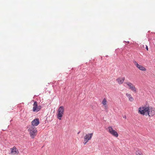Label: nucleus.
<instances>
[{"label":"nucleus","instance_id":"6e6552de","mask_svg":"<svg viewBox=\"0 0 155 155\" xmlns=\"http://www.w3.org/2000/svg\"><path fill=\"white\" fill-rule=\"evenodd\" d=\"M11 151L10 154L11 155H18L19 152L18 150L15 146H14L12 148L10 149Z\"/></svg>","mask_w":155,"mask_h":155},{"label":"nucleus","instance_id":"4468645a","mask_svg":"<svg viewBox=\"0 0 155 155\" xmlns=\"http://www.w3.org/2000/svg\"><path fill=\"white\" fill-rule=\"evenodd\" d=\"M107 101L106 99L104 98L102 102V104L104 106L105 109H107Z\"/></svg>","mask_w":155,"mask_h":155},{"label":"nucleus","instance_id":"f257e3e1","mask_svg":"<svg viewBox=\"0 0 155 155\" xmlns=\"http://www.w3.org/2000/svg\"><path fill=\"white\" fill-rule=\"evenodd\" d=\"M28 128V130L30 136L34 138L37 135V128L34 126H30Z\"/></svg>","mask_w":155,"mask_h":155},{"label":"nucleus","instance_id":"ddd939ff","mask_svg":"<svg viewBox=\"0 0 155 155\" xmlns=\"http://www.w3.org/2000/svg\"><path fill=\"white\" fill-rule=\"evenodd\" d=\"M126 96L128 98L129 100L131 102H133L134 100V98L132 97L131 95L129 93H126Z\"/></svg>","mask_w":155,"mask_h":155},{"label":"nucleus","instance_id":"f03ea898","mask_svg":"<svg viewBox=\"0 0 155 155\" xmlns=\"http://www.w3.org/2000/svg\"><path fill=\"white\" fill-rule=\"evenodd\" d=\"M148 106L146 105L140 107L138 109V113L143 115H147Z\"/></svg>","mask_w":155,"mask_h":155},{"label":"nucleus","instance_id":"dca6fc26","mask_svg":"<svg viewBox=\"0 0 155 155\" xmlns=\"http://www.w3.org/2000/svg\"><path fill=\"white\" fill-rule=\"evenodd\" d=\"M146 49L147 51L148 50V48L147 46V45H146Z\"/></svg>","mask_w":155,"mask_h":155},{"label":"nucleus","instance_id":"423d86ee","mask_svg":"<svg viewBox=\"0 0 155 155\" xmlns=\"http://www.w3.org/2000/svg\"><path fill=\"white\" fill-rule=\"evenodd\" d=\"M147 115L149 117H151L155 115V109L151 107L148 106Z\"/></svg>","mask_w":155,"mask_h":155},{"label":"nucleus","instance_id":"9b49d317","mask_svg":"<svg viewBox=\"0 0 155 155\" xmlns=\"http://www.w3.org/2000/svg\"><path fill=\"white\" fill-rule=\"evenodd\" d=\"M40 123L38 118H36L33 120L31 122L32 125L31 126H38Z\"/></svg>","mask_w":155,"mask_h":155},{"label":"nucleus","instance_id":"f8f14e48","mask_svg":"<svg viewBox=\"0 0 155 155\" xmlns=\"http://www.w3.org/2000/svg\"><path fill=\"white\" fill-rule=\"evenodd\" d=\"M125 80L124 77H119L116 79V81L120 84H122Z\"/></svg>","mask_w":155,"mask_h":155},{"label":"nucleus","instance_id":"7ed1b4c3","mask_svg":"<svg viewBox=\"0 0 155 155\" xmlns=\"http://www.w3.org/2000/svg\"><path fill=\"white\" fill-rule=\"evenodd\" d=\"M64 107L63 106H60L57 111V117L59 120H61L64 113Z\"/></svg>","mask_w":155,"mask_h":155},{"label":"nucleus","instance_id":"f3484780","mask_svg":"<svg viewBox=\"0 0 155 155\" xmlns=\"http://www.w3.org/2000/svg\"><path fill=\"white\" fill-rule=\"evenodd\" d=\"M127 43H129V42L128 41V42H127Z\"/></svg>","mask_w":155,"mask_h":155},{"label":"nucleus","instance_id":"9d476101","mask_svg":"<svg viewBox=\"0 0 155 155\" xmlns=\"http://www.w3.org/2000/svg\"><path fill=\"white\" fill-rule=\"evenodd\" d=\"M133 62L136 67L140 70L142 71H146L147 69L141 65L139 64L136 61H134Z\"/></svg>","mask_w":155,"mask_h":155},{"label":"nucleus","instance_id":"2eb2a0df","mask_svg":"<svg viewBox=\"0 0 155 155\" xmlns=\"http://www.w3.org/2000/svg\"><path fill=\"white\" fill-rule=\"evenodd\" d=\"M136 153L137 155H143L142 153L139 150H137L136 151Z\"/></svg>","mask_w":155,"mask_h":155},{"label":"nucleus","instance_id":"0eeeda50","mask_svg":"<svg viewBox=\"0 0 155 155\" xmlns=\"http://www.w3.org/2000/svg\"><path fill=\"white\" fill-rule=\"evenodd\" d=\"M93 134V133L88 134H86L84 136L83 142V143L84 145L86 144L89 140H90L91 139Z\"/></svg>","mask_w":155,"mask_h":155},{"label":"nucleus","instance_id":"20e7f679","mask_svg":"<svg viewBox=\"0 0 155 155\" xmlns=\"http://www.w3.org/2000/svg\"><path fill=\"white\" fill-rule=\"evenodd\" d=\"M126 84L127 86H128L129 88L131 91L134 93H136L137 92V88H136L135 86L130 81H127L124 83Z\"/></svg>","mask_w":155,"mask_h":155},{"label":"nucleus","instance_id":"a211bd4d","mask_svg":"<svg viewBox=\"0 0 155 155\" xmlns=\"http://www.w3.org/2000/svg\"><path fill=\"white\" fill-rule=\"evenodd\" d=\"M79 132H78V134H79Z\"/></svg>","mask_w":155,"mask_h":155},{"label":"nucleus","instance_id":"39448f33","mask_svg":"<svg viewBox=\"0 0 155 155\" xmlns=\"http://www.w3.org/2000/svg\"><path fill=\"white\" fill-rule=\"evenodd\" d=\"M107 129L108 132L111 135L116 137H118L119 135L117 132L114 130L113 129L111 126L108 127Z\"/></svg>","mask_w":155,"mask_h":155},{"label":"nucleus","instance_id":"1a4fd4ad","mask_svg":"<svg viewBox=\"0 0 155 155\" xmlns=\"http://www.w3.org/2000/svg\"><path fill=\"white\" fill-rule=\"evenodd\" d=\"M33 106V111L34 112L39 111L41 108L40 106H38L37 103L36 101L34 102Z\"/></svg>","mask_w":155,"mask_h":155}]
</instances>
